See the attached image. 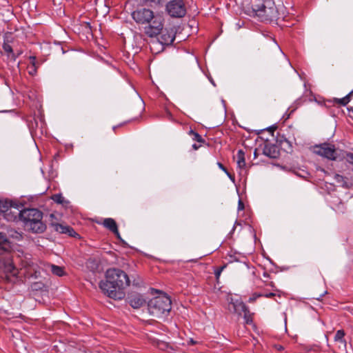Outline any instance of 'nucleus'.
I'll return each instance as SVG.
<instances>
[{
	"mask_svg": "<svg viewBox=\"0 0 353 353\" xmlns=\"http://www.w3.org/2000/svg\"><path fill=\"white\" fill-rule=\"evenodd\" d=\"M345 331L343 330H339L334 336V341L339 343V348L342 349L343 352L346 350L347 342L345 339Z\"/></svg>",
	"mask_w": 353,
	"mask_h": 353,
	"instance_id": "nucleus-16",
	"label": "nucleus"
},
{
	"mask_svg": "<svg viewBox=\"0 0 353 353\" xmlns=\"http://www.w3.org/2000/svg\"><path fill=\"white\" fill-rule=\"evenodd\" d=\"M243 317L246 324H251L252 323V314L250 312L248 307L246 306L245 309L242 311Z\"/></svg>",
	"mask_w": 353,
	"mask_h": 353,
	"instance_id": "nucleus-22",
	"label": "nucleus"
},
{
	"mask_svg": "<svg viewBox=\"0 0 353 353\" xmlns=\"http://www.w3.org/2000/svg\"><path fill=\"white\" fill-rule=\"evenodd\" d=\"M128 303L133 308L138 309L145 305L146 300L143 295L134 293L128 296Z\"/></svg>",
	"mask_w": 353,
	"mask_h": 353,
	"instance_id": "nucleus-12",
	"label": "nucleus"
},
{
	"mask_svg": "<svg viewBox=\"0 0 353 353\" xmlns=\"http://www.w3.org/2000/svg\"><path fill=\"white\" fill-rule=\"evenodd\" d=\"M131 16L138 25L144 26V33L148 37H156L162 32L165 21L163 14L149 8H140L134 10Z\"/></svg>",
	"mask_w": 353,
	"mask_h": 353,
	"instance_id": "nucleus-2",
	"label": "nucleus"
},
{
	"mask_svg": "<svg viewBox=\"0 0 353 353\" xmlns=\"http://www.w3.org/2000/svg\"><path fill=\"white\" fill-rule=\"evenodd\" d=\"M262 296H263V294L261 293H259V294L254 293L252 294V296H250L249 298V302L252 303V302L255 301L256 300V299H258L259 297H262Z\"/></svg>",
	"mask_w": 353,
	"mask_h": 353,
	"instance_id": "nucleus-28",
	"label": "nucleus"
},
{
	"mask_svg": "<svg viewBox=\"0 0 353 353\" xmlns=\"http://www.w3.org/2000/svg\"><path fill=\"white\" fill-rule=\"evenodd\" d=\"M353 93V90L351 91L348 94H347L345 97H344L343 98H341V99H337V98H335L334 99V101L341 105H346L350 101V97L351 95Z\"/></svg>",
	"mask_w": 353,
	"mask_h": 353,
	"instance_id": "nucleus-19",
	"label": "nucleus"
},
{
	"mask_svg": "<svg viewBox=\"0 0 353 353\" xmlns=\"http://www.w3.org/2000/svg\"><path fill=\"white\" fill-rule=\"evenodd\" d=\"M52 199L57 203H62L63 202V197L60 194L52 195Z\"/></svg>",
	"mask_w": 353,
	"mask_h": 353,
	"instance_id": "nucleus-26",
	"label": "nucleus"
},
{
	"mask_svg": "<svg viewBox=\"0 0 353 353\" xmlns=\"http://www.w3.org/2000/svg\"><path fill=\"white\" fill-rule=\"evenodd\" d=\"M175 39V34L172 29L171 30H165L162 32L160 38L159 42L162 45L168 46L172 44Z\"/></svg>",
	"mask_w": 353,
	"mask_h": 353,
	"instance_id": "nucleus-13",
	"label": "nucleus"
},
{
	"mask_svg": "<svg viewBox=\"0 0 353 353\" xmlns=\"http://www.w3.org/2000/svg\"><path fill=\"white\" fill-rule=\"evenodd\" d=\"M345 159L347 162L353 165V154L352 153H347L345 156Z\"/></svg>",
	"mask_w": 353,
	"mask_h": 353,
	"instance_id": "nucleus-29",
	"label": "nucleus"
},
{
	"mask_svg": "<svg viewBox=\"0 0 353 353\" xmlns=\"http://www.w3.org/2000/svg\"><path fill=\"white\" fill-rule=\"evenodd\" d=\"M28 73L32 75V76H34L37 74V68H34L33 67H32L31 65H28Z\"/></svg>",
	"mask_w": 353,
	"mask_h": 353,
	"instance_id": "nucleus-30",
	"label": "nucleus"
},
{
	"mask_svg": "<svg viewBox=\"0 0 353 353\" xmlns=\"http://www.w3.org/2000/svg\"><path fill=\"white\" fill-rule=\"evenodd\" d=\"M250 6L252 10L250 12L261 21L277 20L279 17L274 0H251Z\"/></svg>",
	"mask_w": 353,
	"mask_h": 353,
	"instance_id": "nucleus-4",
	"label": "nucleus"
},
{
	"mask_svg": "<svg viewBox=\"0 0 353 353\" xmlns=\"http://www.w3.org/2000/svg\"><path fill=\"white\" fill-rule=\"evenodd\" d=\"M168 114L169 117H170V118L172 117V114L170 112H168Z\"/></svg>",
	"mask_w": 353,
	"mask_h": 353,
	"instance_id": "nucleus-39",
	"label": "nucleus"
},
{
	"mask_svg": "<svg viewBox=\"0 0 353 353\" xmlns=\"http://www.w3.org/2000/svg\"><path fill=\"white\" fill-rule=\"evenodd\" d=\"M228 301V310L229 312L238 315H241L242 311L245 310L246 307L245 303L239 299H234L232 297L230 298Z\"/></svg>",
	"mask_w": 353,
	"mask_h": 353,
	"instance_id": "nucleus-10",
	"label": "nucleus"
},
{
	"mask_svg": "<svg viewBox=\"0 0 353 353\" xmlns=\"http://www.w3.org/2000/svg\"><path fill=\"white\" fill-rule=\"evenodd\" d=\"M243 209H244V203L241 199H239V203H238V210H242Z\"/></svg>",
	"mask_w": 353,
	"mask_h": 353,
	"instance_id": "nucleus-31",
	"label": "nucleus"
},
{
	"mask_svg": "<svg viewBox=\"0 0 353 353\" xmlns=\"http://www.w3.org/2000/svg\"><path fill=\"white\" fill-rule=\"evenodd\" d=\"M18 205L11 201L0 198V212L8 221H14L18 214Z\"/></svg>",
	"mask_w": 353,
	"mask_h": 353,
	"instance_id": "nucleus-7",
	"label": "nucleus"
},
{
	"mask_svg": "<svg viewBox=\"0 0 353 353\" xmlns=\"http://www.w3.org/2000/svg\"><path fill=\"white\" fill-rule=\"evenodd\" d=\"M313 152L330 160H336L337 158V151L334 145L330 143H323L320 145H316L314 146Z\"/></svg>",
	"mask_w": 353,
	"mask_h": 353,
	"instance_id": "nucleus-8",
	"label": "nucleus"
},
{
	"mask_svg": "<svg viewBox=\"0 0 353 353\" xmlns=\"http://www.w3.org/2000/svg\"><path fill=\"white\" fill-rule=\"evenodd\" d=\"M51 227L56 232L60 234H66L70 236L75 237L76 236H79V234L74 230L72 228L68 226L67 225H64L59 223H52Z\"/></svg>",
	"mask_w": 353,
	"mask_h": 353,
	"instance_id": "nucleus-11",
	"label": "nucleus"
},
{
	"mask_svg": "<svg viewBox=\"0 0 353 353\" xmlns=\"http://www.w3.org/2000/svg\"><path fill=\"white\" fill-rule=\"evenodd\" d=\"M0 271L6 274V277L17 276L18 270L14 266L9 259L0 256Z\"/></svg>",
	"mask_w": 353,
	"mask_h": 353,
	"instance_id": "nucleus-9",
	"label": "nucleus"
},
{
	"mask_svg": "<svg viewBox=\"0 0 353 353\" xmlns=\"http://www.w3.org/2000/svg\"><path fill=\"white\" fill-rule=\"evenodd\" d=\"M117 126H114V127H113V130H117Z\"/></svg>",
	"mask_w": 353,
	"mask_h": 353,
	"instance_id": "nucleus-40",
	"label": "nucleus"
},
{
	"mask_svg": "<svg viewBox=\"0 0 353 353\" xmlns=\"http://www.w3.org/2000/svg\"><path fill=\"white\" fill-rule=\"evenodd\" d=\"M224 172L228 176V177L231 180L234 181V176L227 170H226V172Z\"/></svg>",
	"mask_w": 353,
	"mask_h": 353,
	"instance_id": "nucleus-35",
	"label": "nucleus"
},
{
	"mask_svg": "<svg viewBox=\"0 0 353 353\" xmlns=\"http://www.w3.org/2000/svg\"><path fill=\"white\" fill-rule=\"evenodd\" d=\"M30 65L34 68H38L39 64L37 61L36 57L34 56L30 57Z\"/></svg>",
	"mask_w": 353,
	"mask_h": 353,
	"instance_id": "nucleus-27",
	"label": "nucleus"
},
{
	"mask_svg": "<svg viewBox=\"0 0 353 353\" xmlns=\"http://www.w3.org/2000/svg\"><path fill=\"white\" fill-rule=\"evenodd\" d=\"M50 268L52 274L56 276H62L65 274L64 269L61 266H58L56 265H50Z\"/></svg>",
	"mask_w": 353,
	"mask_h": 353,
	"instance_id": "nucleus-18",
	"label": "nucleus"
},
{
	"mask_svg": "<svg viewBox=\"0 0 353 353\" xmlns=\"http://www.w3.org/2000/svg\"><path fill=\"white\" fill-rule=\"evenodd\" d=\"M200 147H201V145H197L196 143H194V144L192 145V148H193L194 150H198Z\"/></svg>",
	"mask_w": 353,
	"mask_h": 353,
	"instance_id": "nucleus-36",
	"label": "nucleus"
},
{
	"mask_svg": "<svg viewBox=\"0 0 353 353\" xmlns=\"http://www.w3.org/2000/svg\"><path fill=\"white\" fill-rule=\"evenodd\" d=\"M225 268H226V265H223L216 268L215 269L214 275H215L217 282H219V279L220 278L221 274Z\"/></svg>",
	"mask_w": 353,
	"mask_h": 353,
	"instance_id": "nucleus-24",
	"label": "nucleus"
},
{
	"mask_svg": "<svg viewBox=\"0 0 353 353\" xmlns=\"http://www.w3.org/2000/svg\"><path fill=\"white\" fill-rule=\"evenodd\" d=\"M105 281L99 283V288L108 297L121 300L125 296L123 290L130 285L128 274L117 268L108 269L105 273Z\"/></svg>",
	"mask_w": 353,
	"mask_h": 353,
	"instance_id": "nucleus-1",
	"label": "nucleus"
},
{
	"mask_svg": "<svg viewBox=\"0 0 353 353\" xmlns=\"http://www.w3.org/2000/svg\"><path fill=\"white\" fill-rule=\"evenodd\" d=\"M102 225L112 233H114L117 238L120 239V234L118 230L117 224L116 221L112 218L104 219Z\"/></svg>",
	"mask_w": 353,
	"mask_h": 353,
	"instance_id": "nucleus-14",
	"label": "nucleus"
},
{
	"mask_svg": "<svg viewBox=\"0 0 353 353\" xmlns=\"http://www.w3.org/2000/svg\"><path fill=\"white\" fill-rule=\"evenodd\" d=\"M263 276H264L265 277H268V276H269V274H268V273L265 272V273L263 274Z\"/></svg>",
	"mask_w": 353,
	"mask_h": 353,
	"instance_id": "nucleus-37",
	"label": "nucleus"
},
{
	"mask_svg": "<svg viewBox=\"0 0 353 353\" xmlns=\"http://www.w3.org/2000/svg\"><path fill=\"white\" fill-rule=\"evenodd\" d=\"M20 220L23 222L24 228L32 233H43L46 225L43 222V213L35 208H27L18 212Z\"/></svg>",
	"mask_w": 353,
	"mask_h": 353,
	"instance_id": "nucleus-3",
	"label": "nucleus"
},
{
	"mask_svg": "<svg viewBox=\"0 0 353 353\" xmlns=\"http://www.w3.org/2000/svg\"><path fill=\"white\" fill-rule=\"evenodd\" d=\"M270 285L273 287V286H274L273 283H270Z\"/></svg>",
	"mask_w": 353,
	"mask_h": 353,
	"instance_id": "nucleus-41",
	"label": "nucleus"
},
{
	"mask_svg": "<svg viewBox=\"0 0 353 353\" xmlns=\"http://www.w3.org/2000/svg\"><path fill=\"white\" fill-rule=\"evenodd\" d=\"M8 240L7 236L3 232H0V256L6 253L8 248Z\"/></svg>",
	"mask_w": 353,
	"mask_h": 353,
	"instance_id": "nucleus-17",
	"label": "nucleus"
},
{
	"mask_svg": "<svg viewBox=\"0 0 353 353\" xmlns=\"http://www.w3.org/2000/svg\"><path fill=\"white\" fill-rule=\"evenodd\" d=\"M217 165L220 169H221L223 172H226V168L220 162H217Z\"/></svg>",
	"mask_w": 353,
	"mask_h": 353,
	"instance_id": "nucleus-33",
	"label": "nucleus"
},
{
	"mask_svg": "<svg viewBox=\"0 0 353 353\" xmlns=\"http://www.w3.org/2000/svg\"><path fill=\"white\" fill-rule=\"evenodd\" d=\"M165 11L172 18H183L187 10L183 0H170L165 4Z\"/></svg>",
	"mask_w": 353,
	"mask_h": 353,
	"instance_id": "nucleus-6",
	"label": "nucleus"
},
{
	"mask_svg": "<svg viewBox=\"0 0 353 353\" xmlns=\"http://www.w3.org/2000/svg\"><path fill=\"white\" fill-rule=\"evenodd\" d=\"M274 347L279 351H281L284 349L283 347L281 345H275Z\"/></svg>",
	"mask_w": 353,
	"mask_h": 353,
	"instance_id": "nucleus-34",
	"label": "nucleus"
},
{
	"mask_svg": "<svg viewBox=\"0 0 353 353\" xmlns=\"http://www.w3.org/2000/svg\"><path fill=\"white\" fill-rule=\"evenodd\" d=\"M94 262L92 260H88V263Z\"/></svg>",
	"mask_w": 353,
	"mask_h": 353,
	"instance_id": "nucleus-38",
	"label": "nucleus"
},
{
	"mask_svg": "<svg viewBox=\"0 0 353 353\" xmlns=\"http://www.w3.org/2000/svg\"><path fill=\"white\" fill-rule=\"evenodd\" d=\"M263 294L262 296H264V297H266V298H271V297H273L276 294L275 293H273V292H270V293H261Z\"/></svg>",
	"mask_w": 353,
	"mask_h": 353,
	"instance_id": "nucleus-32",
	"label": "nucleus"
},
{
	"mask_svg": "<svg viewBox=\"0 0 353 353\" xmlns=\"http://www.w3.org/2000/svg\"><path fill=\"white\" fill-rule=\"evenodd\" d=\"M171 304L170 298L165 294H162L150 299L148 303V308L152 315L161 318L169 314Z\"/></svg>",
	"mask_w": 353,
	"mask_h": 353,
	"instance_id": "nucleus-5",
	"label": "nucleus"
},
{
	"mask_svg": "<svg viewBox=\"0 0 353 353\" xmlns=\"http://www.w3.org/2000/svg\"><path fill=\"white\" fill-rule=\"evenodd\" d=\"M237 165L239 168H243L245 166V161L244 157V152L240 150L237 153Z\"/></svg>",
	"mask_w": 353,
	"mask_h": 353,
	"instance_id": "nucleus-21",
	"label": "nucleus"
},
{
	"mask_svg": "<svg viewBox=\"0 0 353 353\" xmlns=\"http://www.w3.org/2000/svg\"><path fill=\"white\" fill-rule=\"evenodd\" d=\"M3 49L4 50V51L8 54H12V57L15 59L16 57L14 56V54H13V50H12V46L7 43H4L3 45Z\"/></svg>",
	"mask_w": 353,
	"mask_h": 353,
	"instance_id": "nucleus-25",
	"label": "nucleus"
},
{
	"mask_svg": "<svg viewBox=\"0 0 353 353\" xmlns=\"http://www.w3.org/2000/svg\"><path fill=\"white\" fill-rule=\"evenodd\" d=\"M263 153L264 155L271 159H276L279 155V151L277 147L274 144H265L263 150Z\"/></svg>",
	"mask_w": 353,
	"mask_h": 353,
	"instance_id": "nucleus-15",
	"label": "nucleus"
},
{
	"mask_svg": "<svg viewBox=\"0 0 353 353\" xmlns=\"http://www.w3.org/2000/svg\"><path fill=\"white\" fill-rule=\"evenodd\" d=\"M190 134L192 136V139L194 141H196L197 142H199V143H203L204 142V140L202 138V137L197 132L193 131V130H190Z\"/></svg>",
	"mask_w": 353,
	"mask_h": 353,
	"instance_id": "nucleus-23",
	"label": "nucleus"
},
{
	"mask_svg": "<svg viewBox=\"0 0 353 353\" xmlns=\"http://www.w3.org/2000/svg\"><path fill=\"white\" fill-rule=\"evenodd\" d=\"M150 7L163 6L168 0H144Z\"/></svg>",
	"mask_w": 353,
	"mask_h": 353,
	"instance_id": "nucleus-20",
	"label": "nucleus"
}]
</instances>
